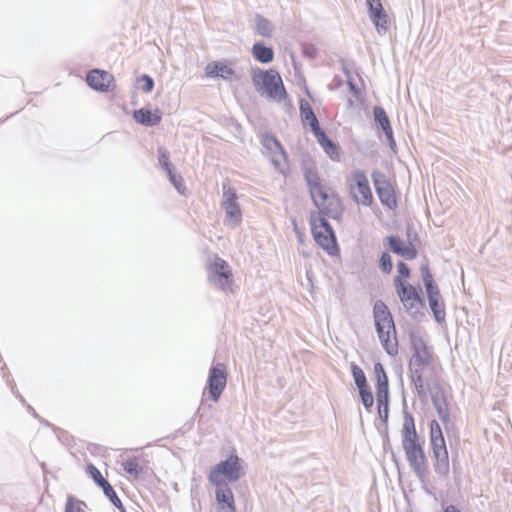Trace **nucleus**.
I'll return each instance as SVG.
<instances>
[{
    "mask_svg": "<svg viewBox=\"0 0 512 512\" xmlns=\"http://www.w3.org/2000/svg\"><path fill=\"white\" fill-rule=\"evenodd\" d=\"M412 346L414 355L410 362L411 380L418 395H424L426 382L435 379L433 377L434 367L431 365L432 357L421 337L413 336Z\"/></svg>",
    "mask_w": 512,
    "mask_h": 512,
    "instance_id": "f257e3e1",
    "label": "nucleus"
},
{
    "mask_svg": "<svg viewBox=\"0 0 512 512\" xmlns=\"http://www.w3.org/2000/svg\"><path fill=\"white\" fill-rule=\"evenodd\" d=\"M310 195L319 211L330 218L338 219L342 212V204L336 193L320 182L319 177L308 172L306 175Z\"/></svg>",
    "mask_w": 512,
    "mask_h": 512,
    "instance_id": "f03ea898",
    "label": "nucleus"
},
{
    "mask_svg": "<svg viewBox=\"0 0 512 512\" xmlns=\"http://www.w3.org/2000/svg\"><path fill=\"white\" fill-rule=\"evenodd\" d=\"M251 80L256 92L267 100L281 102L285 99L286 90L277 71L252 68Z\"/></svg>",
    "mask_w": 512,
    "mask_h": 512,
    "instance_id": "7ed1b4c3",
    "label": "nucleus"
},
{
    "mask_svg": "<svg viewBox=\"0 0 512 512\" xmlns=\"http://www.w3.org/2000/svg\"><path fill=\"white\" fill-rule=\"evenodd\" d=\"M402 433V446L409 465L418 477H424L427 471L426 458L412 418L405 420Z\"/></svg>",
    "mask_w": 512,
    "mask_h": 512,
    "instance_id": "20e7f679",
    "label": "nucleus"
},
{
    "mask_svg": "<svg viewBox=\"0 0 512 512\" xmlns=\"http://www.w3.org/2000/svg\"><path fill=\"white\" fill-rule=\"evenodd\" d=\"M374 322L378 337L389 355L397 353V340L394 321L387 308L382 301L374 304Z\"/></svg>",
    "mask_w": 512,
    "mask_h": 512,
    "instance_id": "39448f33",
    "label": "nucleus"
},
{
    "mask_svg": "<svg viewBox=\"0 0 512 512\" xmlns=\"http://www.w3.org/2000/svg\"><path fill=\"white\" fill-rule=\"evenodd\" d=\"M244 474L240 459L236 455L218 463L209 474L210 482L220 487H227L226 482H234Z\"/></svg>",
    "mask_w": 512,
    "mask_h": 512,
    "instance_id": "423d86ee",
    "label": "nucleus"
},
{
    "mask_svg": "<svg viewBox=\"0 0 512 512\" xmlns=\"http://www.w3.org/2000/svg\"><path fill=\"white\" fill-rule=\"evenodd\" d=\"M430 443L434 456V467L437 474L446 476L449 472V457L445 439L439 423H430Z\"/></svg>",
    "mask_w": 512,
    "mask_h": 512,
    "instance_id": "0eeeda50",
    "label": "nucleus"
},
{
    "mask_svg": "<svg viewBox=\"0 0 512 512\" xmlns=\"http://www.w3.org/2000/svg\"><path fill=\"white\" fill-rule=\"evenodd\" d=\"M310 224L315 242L328 254L334 255L338 249L334 232L327 220L320 213H312Z\"/></svg>",
    "mask_w": 512,
    "mask_h": 512,
    "instance_id": "6e6552de",
    "label": "nucleus"
},
{
    "mask_svg": "<svg viewBox=\"0 0 512 512\" xmlns=\"http://www.w3.org/2000/svg\"><path fill=\"white\" fill-rule=\"evenodd\" d=\"M208 280L222 291L231 290L233 278L228 263L218 256L211 258L208 265Z\"/></svg>",
    "mask_w": 512,
    "mask_h": 512,
    "instance_id": "1a4fd4ad",
    "label": "nucleus"
},
{
    "mask_svg": "<svg viewBox=\"0 0 512 512\" xmlns=\"http://www.w3.org/2000/svg\"><path fill=\"white\" fill-rule=\"evenodd\" d=\"M394 285L396 293L405 310L415 317L423 306V301L418 290L406 281L401 280L399 277L394 278Z\"/></svg>",
    "mask_w": 512,
    "mask_h": 512,
    "instance_id": "9d476101",
    "label": "nucleus"
},
{
    "mask_svg": "<svg viewBox=\"0 0 512 512\" xmlns=\"http://www.w3.org/2000/svg\"><path fill=\"white\" fill-rule=\"evenodd\" d=\"M348 185L355 202L364 206L371 205L373 196L368 179L363 172H353L348 178Z\"/></svg>",
    "mask_w": 512,
    "mask_h": 512,
    "instance_id": "9b49d317",
    "label": "nucleus"
},
{
    "mask_svg": "<svg viewBox=\"0 0 512 512\" xmlns=\"http://www.w3.org/2000/svg\"><path fill=\"white\" fill-rule=\"evenodd\" d=\"M222 209L225 211L224 223L230 228H235L242 219L237 196L231 188H224L222 197Z\"/></svg>",
    "mask_w": 512,
    "mask_h": 512,
    "instance_id": "f8f14e48",
    "label": "nucleus"
},
{
    "mask_svg": "<svg viewBox=\"0 0 512 512\" xmlns=\"http://www.w3.org/2000/svg\"><path fill=\"white\" fill-rule=\"evenodd\" d=\"M427 393L432 398L433 405L437 411L440 420L444 423L448 422L450 415L448 403L436 379H431L430 381H427L425 385V394L419 396L426 397Z\"/></svg>",
    "mask_w": 512,
    "mask_h": 512,
    "instance_id": "ddd939ff",
    "label": "nucleus"
},
{
    "mask_svg": "<svg viewBox=\"0 0 512 512\" xmlns=\"http://www.w3.org/2000/svg\"><path fill=\"white\" fill-rule=\"evenodd\" d=\"M227 383V373L225 365L218 363L210 369L208 377V388L211 398L218 401L224 391Z\"/></svg>",
    "mask_w": 512,
    "mask_h": 512,
    "instance_id": "4468645a",
    "label": "nucleus"
},
{
    "mask_svg": "<svg viewBox=\"0 0 512 512\" xmlns=\"http://www.w3.org/2000/svg\"><path fill=\"white\" fill-rule=\"evenodd\" d=\"M263 145L270 155L272 164L277 170L284 173L287 167L286 154L278 140L272 136L266 135L263 137Z\"/></svg>",
    "mask_w": 512,
    "mask_h": 512,
    "instance_id": "2eb2a0df",
    "label": "nucleus"
},
{
    "mask_svg": "<svg viewBox=\"0 0 512 512\" xmlns=\"http://www.w3.org/2000/svg\"><path fill=\"white\" fill-rule=\"evenodd\" d=\"M374 373L377 381L376 398L379 406V413H382L381 407L384 406L385 414L388 412V378L383 366L380 363L374 365Z\"/></svg>",
    "mask_w": 512,
    "mask_h": 512,
    "instance_id": "dca6fc26",
    "label": "nucleus"
},
{
    "mask_svg": "<svg viewBox=\"0 0 512 512\" xmlns=\"http://www.w3.org/2000/svg\"><path fill=\"white\" fill-rule=\"evenodd\" d=\"M373 178L377 195L382 204L390 209L394 208L396 206V198L393 188L385 175L382 173H374Z\"/></svg>",
    "mask_w": 512,
    "mask_h": 512,
    "instance_id": "f3484780",
    "label": "nucleus"
},
{
    "mask_svg": "<svg viewBox=\"0 0 512 512\" xmlns=\"http://www.w3.org/2000/svg\"><path fill=\"white\" fill-rule=\"evenodd\" d=\"M369 17L379 34H383L388 29V15L385 13L381 0H366Z\"/></svg>",
    "mask_w": 512,
    "mask_h": 512,
    "instance_id": "a211bd4d",
    "label": "nucleus"
},
{
    "mask_svg": "<svg viewBox=\"0 0 512 512\" xmlns=\"http://www.w3.org/2000/svg\"><path fill=\"white\" fill-rule=\"evenodd\" d=\"M205 72L210 78H221L223 80L236 78V72L232 65L222 61L208 63Z\"/></svg>",
    "mask_w": 512,
    "mask_h": 512,
    "instance_id": "6ab92c4d",
    "label": "nucleus"
},
{
    "mask_svg": "<svg viewBox=\"0 0 512 512\" xmlns=\"http://www.w3.org/2000/svg\"><path fill=\"white\" fill-rule=\"evenodd\" d=\"M216 512H236L234 495L230 488L220 487L216 490Z\"/></svg>",
    "mask_w": 512,
    "mask_h": 512,
    "instance_id": "aec40b11",
    "label": "nucleus"
},
{
    "mask_svg": "<svg viewBox=\"0 0 512 512\" xmlns=\"http://www.w3.org/2000/svg\"><path fill=\"white\" fill-rule=\"evenodd\" d=\"M86 81L93 89L106 91L113 81V76L106 71L96 69L87 75Z\"/></svg>",
    "mask_w": 512,
    "mask_h": 512,
    "instance_id": "412c9836",
    "label": "nucleus"
},
{
    "mask_svg": "<svg viewBox=\"0 0 512 512\" xmlns=\"http://www.w3.org/2000/svg\"><path fill=\"white\" fill-rule=\"evenodd\" d=\"M373 114L375 121L382 128L390 148L395 150L396 142L394 140L392 127L386 112L383 108L376 106L373 110Z\"/></svg>",
    "mask_w": 512,
    "mask_h": 512,
    "instance_id": "4be33fe9",
    "label": "nucleus"
},
{
    "mask_svg": "<svg viewBox=\"0 0 512 512\" xmlns=\"http://www.w3.org/2000/svg\"><path fill=\"white\" fill-rule=\"evenodd\" d=\"M429 306L433 312L434 318L438 323L445 320V306L439 291L427 294Z\"/></svg>",
    "mask_w": 512,
    "mask_h": 512,
    "instance_id": "5701e85b",
    "label": "nucleus"
},
{
    "mask_svg": "<svg viewBox=\"0 0 512 512\" xmlns=\"http://www.w3.org/2000/svg\"><path fill=\"white\" fill-rule=\"evenodd\" d=\"M133 116L138 123L146 126L158 125L162 118L159 110L151 111L145 108L136 110Z\"/></svg>",
    "mask_w": 512,
    "mask_h": 512,
    "instance_id": "b1692460",
    "label": "nucleus"
},
{
    "mask_svg": "<svg viewBox=\"0 0 512 512\" xmlns=\"http://www.w3.org/2000/svg\"><path fill=\"white\" fill-rule=\"evenodd\" d=\"M388 241L394 253L406 259H414L416 257L417 251L412 245H405L399 238L393 236L388 237Z\"/></svg>",
    "mask_w": 512,
    "mask_h": 512,
    "instance_id": "393cba45",
    "label": "nucleus"
},
{
    "mask_svg": "<svg viewBox=\"0 0 512 512\" xmlns=\"http://www.w3.org/2000/svg\"><path fill=\"white\" fill-rule=\"evenodd\" d=\"M253 29L255 33L264 38H271L275 32V25L267 18L256 15Z\"/></svg>",
    "mask_w": 512,
    "mask_h": 512,
    "instance_id": "a878e982",
    "label": "nucleus"
},
{
    "mask_svg": "<svg viewBox=\"0 0 512 512\" xmlns=\"http://www.w3.org/2000/svg\"><path fill=\"white\" fill-rule=\"evenodd\" d=\"M254 58L264 64L272 62L274 58V51L272 48L265 46L261 42H257L252 46L251 49Z\"/></svg>",
    "mask_w": 512,
    "mask_h": 512,
    "instance_id": "bb28decb",
    "label": "nucleus"
},
{
    "mask_svg": "<svg viewBox=\"0 0 512 512\" xmlns=\"http://www.w3.org/2000/svg\"><path fill=\"white\" fill-rule=\"evenodd\" d=\"M300 113L302 120L309 123L310 127L317 126L318 120L310 104L305 100H302L300 103Z\"/></svg>",
    "mask_w": 512,
    "mask_h": 512,
    "instance_id": "cd10ccee",
    "label": "nucleus"
},
{
    "mask_svg": "<svg viewBox=\"0 0 512 512\" xmlns=\"http://www.w3.org/2000/svg\"><path fill=\"white\" fill-rule=\"evenodd\" d=\"M122 465L125 472L133 479H137L142 472V467L139 466L136 457L127 459L122 463Z\"/></svg>",
    "mask_w": 512,
    "mask_h": 512,
    "instance_id": "c85d7f7f",
    "label": "nucleus"
},
{
    "mask_svg": "<svg viewBox=\"0 0 512 512\" xmlns=\"http://www.w3.org/2000/svg\"><path fill=\"white\" fill-rule=\"evenodd\" d=\"M351 372L358 389H362L368 385L364 371L357 364H351Z\"/></svg>",
    "mask_w": 512,
    "mask_h": 512,
    "instance_id": "c756f323",
    "label": "nucleus"
},
{
    "mask_svg": "<svg viewBox=\"0 0 512 512\" xmlns=\"http://www.w3.org/2000/svg\"><path fill=\"white\" fill-rule=\"evenodd\" d=\"M421 273L422 280L426 288V293L429 294L432 292L439 291L438 287L434 284L433 277L426 266L421 267Z\"/></svg>",
    "mask_w": 512,
    "mask_h": 512,
    "instance_id": "7c9ffc66",
    "label": "nucleus"
},
{
    "mask_svg": "<svg viewBox=\"0 0 512 512\" xmlns=\"http://www.w3.org/2000/svg\"><path fill=\"white\" fill-rule=\"evenodd\" d=\"M103 489L104 494L111 500V502L118 508L122 507V503L120 499L118 498L117 494L115 493L113 487L110 485L109 482H104V484L101 486Z\"/></svg>",
    "mask_w": 512,
    "mask_h": 512,
    "instance_id": "2f4dec72",
    "label": "nucleus"
},
{
    "mask_svg": "<svg viewBox=\"0 0 512 512\" xmlns=\"http://www.w3.org/2000/svg\"><path fill=\"white\" fill-rule=\"evenodd\" d=\"M360 397L362 404L366 409H369L372 407L374 403L373 395L371 390L369 389L368 385L366 387H363L362 389H359Z\"/></svg>",
    "mask_w": 512,
    "mask_h": 512,
    "instance_id": "473e14b6",
    "label": "nucleus"
},
{
    "mask_svg": "<svg viewBox=\"0 0 512 512\" xmlns=\"http://www.w3.org/2000/svg\"><path fill=\"white\" fill-rule=\"evenodd\" d=\"M168 177H169V180L170 182L173 184V186L175 187V189L180 193V194H185V186L183 184V179L181 176H178L176 174H174L172 172V170L170 171V173H167Z\"/></svg>",
    "mask_w": 512,
    "mask_h": 512,
    "instance_id": "72a5a7b5",
    "label": "nucleus"
},
{
    "mask_svg": "<svg viewBox=\"0 0 512 512\" xmlns=\"http://www.w3.org/2000/svg\"><path fill=\"white\" fill-rule=\"evenodd\" d=\"M158 155H159V157H158L159 164L164 168L166 173H170L171 167H170V163H169L168 152L164 148H159Z\"/></svg>",
    "mask_w": 512,
    "mask_h": 512,
    "instance_id": "f704fd0d",
    "label": "nucleus"
},
{
    "mask_svg": "<svg viewBox=\"0 0 512 512\" xmlns=\"http://www.w3.org/2000/svg\"><path fill=\"white\" fill-rule=\"evenodd\" d=\"M89 475L93 478V480L101 487L104 482H108L103 478L101 472L93 465H89L88 468Z\"/></svg>",
    "mask_w": 512,
    "mask_h": 512,
    "instance_id": "c9c22d12",
    "label": "nucleus"
},
{
    "mask_svg": "<svg viewBox=\"0 0 512 512\" xmlns=\"http://www.w3.org/2000/svg\"><path fill=\"white\" fill-rule=\"evenodd\" d=\"M65 512H85L83 508V503L80 501L70 499L66 505Z\"/></svg>",
    "mask_w": 512,
    "mask_h": 512,
    "instance_id": "e433bc0d",
    "label": "nucleus"
},
{
    "mask_svg": "<svg viewBox=\"0 0 512 512\" xmlns=\"http://www.w3.org/2000/svg\"><path fill=\"white\" fill-rule=\"evenodd\" d=\"M321 147L325 150L331 159L336 160L338 158L337 149L330 139H328V143H323Z\"/></svg>",
    "mask_w": 512,
    "mask_h": 512,
    "instance_id": "4c0bfd02",
    "label": "nucleus"
},
{
    "mask_svg": "<svg viewBox=\"0 0 512 512\" xmlns=\"http://www.w3.org/2000/svg\"><path fill=\"white\" fill-rule=\"evenodd\" d=\"M380 266L384 272H390L392 270V260L388 253H383L380 259Z\"/></svg>",
    "mask_w": 512,
    "mask_h": 512,
    "instance_id": "58836bf2",
    "label": "nucleus"
},
{
    "mask_svg": "<svg viewBox=\"0 0 512 512\" xmlns=\"http://www.w3.org/2000/svg\"><path fill=\"white\" fill-rule=\"evenodd\" d=\"M138 82H144L145 85L142 87V90L145 92V93H150L152 90H153V87H154V81L153 79L148 76V75H142L139 79H138Z\"/></svg>",
    "mask_w": 512,
    "mask_h": 512,
    "instance_id": "ea45409f",
    "label": "nucleus"
},
{
    "mask_svg": "<svg viewBox=\"0 0 512 512\" xmlns=\"http://www.w3.org/2000/svg\"><path fill=\"white\" fill-rule=\"evenodd\" d=\"M311 129L320 145H322L323 143H328V138L325 135V133L320 129L319 123L317 124V126L311 127Z\"/></svg>",
    "mask_w": 512,
    "mask_h": 512,
    "instance_id": "a19ab883",
    "label": "nucleus"
},
{
    "mask_svg": "<svg viewBox=\"0 0 512 512\" xmlns=\"http://www.w3.org/2000/svg\"><path fill=\"white\" fill-rule=\"evenodd\" d=\"M398 276L401 280L409 277V269L405 263L399 262L397 265Z\"/></svg>",
    "mask_w": 512,
    "mask_h": 512,
    "instance_id": "79ce46f5",
    "label": "nucleus"
},
{
    "mask_svg": "<svg viewBox=\"0 0 512 512\" xmlns=\"http://www.w3.org/2000/svg\"><path fill=\"white\" fill-rule=\"evenodd\" d=\"M444 512H460L455 506L449 505L445 508Z\"/></svg>",
    "mask_w": 512,
    "mask_h": 512,
    "instance_id": "37998d69",
    "label": "nucleus"
}]
</instances>
